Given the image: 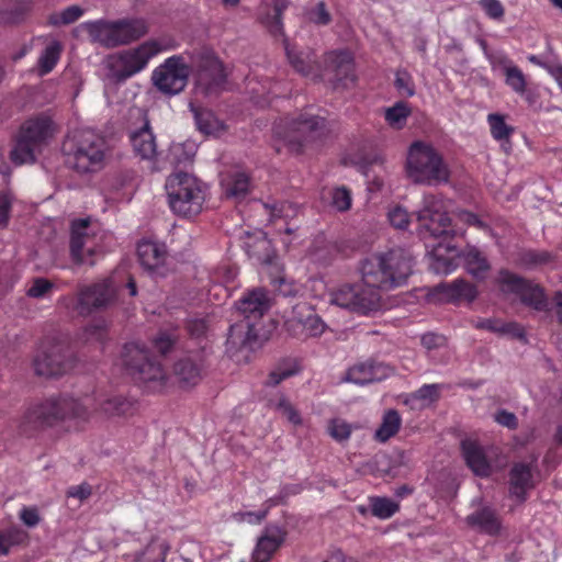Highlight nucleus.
<instances>
[{
	"instance_id": "nucleus-1",
	"label": "nucleus",
	"mask_w": 562,
	"mask_h": 562,
	"mask_svg": "<svg viewBox=\"0 0 562 562\" xmlns=\"http://www.w3.org/2000/svg\"><path fill=\"white\" fill-rule=\"evenodd\" d=\"M195 71V88L204 93L221 90L227 78L222 61L210 49L183 52L166 58L151 72L153 86L164 94L182 92L191 74Z\"/></svg>"
},
{
	"instance_id": "nucleus-2",
	"label": "nucleus",
	"mask_w": 562,
	"mask_h": 562,
	"mask_svg": "<svg viewBox=\"0 0 562 562\" xmlns=\"http://www.w3.org/2000/svg\"><path fill=\"white\" fill-rule=\"evenodd\" d=\"M448 202L435 195H425L417 211L418 233L429 249L430 268L442 274L451 273L459 265L461 254L450 241L436 245L430 238H447L452 232L447 215Z\"/></svg>"
},
{
	"instance_id": "nucleus-3",
	"label": "nucleus",
	"mask_w": 562,
	"mask_h": 562,
	"mask_svg": "<svg viewBox=\"0 0 562 562\" xmlns=\"http://www.w3.org/2000/svg\"><path fill=\"white\" fill-rule=\"evenodd\" d=\"M176 47L172 38L162 36L112 53L103 61L106 77L114 82L125 81L144 71L154 57Z\"/></svg>"
},
{
	"instance_id": "nucleus-4",
	"label": "nucleus",
	"mask_w": 562,
	"mask_h": 562,
	"mask_svg": "<svg viewBox=\"0 0 562 562\" xmlns=\"http://www.w3.org/2000/svg\"><path fill=\"white\" fill-rule=\"evenodd\" d=\"M413 258L403 249H392L367 257L360 266L364 284L376 291L391 290L406 282L412 273Z\"/></svg>"
},
{
	"instance_id": "nucleus-5",
	"label": "nucleus",
	"mask_w": 562,
	"mask_h": 562,
	"mask_svg": "<svg viewBox=\"0 0 562 562\" xmlns=\"http://www.w3.org/2000/svg\"><path fill=\"white\" fill-rule=\"evenodd\" d=\"M75 32L92 44L115 48L137 41L148 32L145 20L139 18L98 19L79 24Z\"/></svg>"
},
{
	"instance_id": "nucleus-6",
	"label": "nucleus",
	"mask_w": 562,
	"mask_h": 562,
	"mask_svg": "<svg viewBox=\"0 0 562 562\" xmlns=\"http://www.w3.org/2000/svg\"><path fill=\"white\" fill-rule=\"evenodd\" d=\"M327 132V124L323 117L304 112L290 122L277 125L274 146L278 151L284 148L290 153L301 154L323 139Z\"/></svg>"
},
{
	"instance_id": "nucleus-7",
	"label": "nucleus",
	"mask_w": 562,
	"mask_h": 562,
	"mask_svg": "<svg viewBox=\"0 0 562 562\" xmlns=\"http://www.w3.org/2000/svg\"><path fill=\"white\" fill-rule=\"evenodd\" d=\"M405 173L414 183L437 184L449 179V169L440 153L423 140L413 142L406 154Z\"/></svg>"
},
{
	"instance_id": "nucleus-8",
	"label": "nucleus",
	"mask_w": 562,
	"mask_h": 562,
	"mask_svg": "<svg viewBox=\"0 0 562 562\" xmlns=\"http://www.w3.org/2000/svg\"><path fill=\"white\" fill-rule=\"evenodd\" d=\"M61 150L78 172H93L102 167L104 146L102 139L89 130H78L65 138Z\"/></svg>"
},
{
	"instance_id": "nucleus-9",
	"label": "nucleus",
	"mask_w": 562,
	"mask_h": 562,
	"mask_svg": "<svg viewBox=\"0 0 562 562\" xmlns=\"http://www.w3.org/2000/svg\"><path fill=\"white\" fill-rule=\"evenodd\" d=\"M166 191L171 210L181 216L201 212L205 201V188L189 173H173L166 181Z\"/></svg>"
},
{
	"instance_id": "nucleus-10",
	"label": "nucleus",
	"mask_w": 562,
	"mask_h": 562,
	"mask_svg": "<svg viewBox=\"0 0 562 562\" xmlns=\"http://www.w3.org/2000/svg\"><path fill=\"white\" fill-rule=\"evenodd\" d=\"M126 364L134 382L146 393H161L169 386V376L161 364L136 344L125 348Z\"/></svg>"
},
{
	"instance_id": "nucleus-11",
	"label": "nucleus",
	"mask_w": 562,
	"mask_h": 562,
	"mask_svg": "<svg viewBox=\"0 0 562 562\" xmlns=\"http://www.w3.org/2000/svg\"><path fill=\"white\" fill-rule=\"evenodd\" d=\"M328 296L330 304L360 315H370L383 308L380 292L364 284L362 278L360 283H345L330 289Z\"/></svg>"
},
{
	"instance_id": "nucleus-12",
	"label": "nucleus",
	"mask_w": 562,
	"mask_h": 562,
	"mask_svg": "<svg viewBox=\"0 0 562 562\" xmlns=\"http://www.w3.org/2000/svg\"><path fill=\"white\" fill-rule=\"evenodd\" d=\"M270 306V300L267 293L257 289L248 292L238 303V311L245 316V319L234 324L231 327L227 348L228 350L245 347L256 338V333L250 324V318H259Z\"/></svg>"
},
{
	"instance_id": "nucleus-13",
	"label": "nucleus",
	"mask_w": 562,
	"mask_h": 562,
	"mask_svg": "<svg viewBox=\"0 0 562 562\" xmlns=\"http://www.w3.org/2000/svg\"><path fill=\"white\" fill-rule=\"evenodd\" d=\"M497 284L505 295H510L514 300H518L537 311L548 310L549 303L540 285L526 281L506 270L499 272Z\"/></svg>"
},
{
	"instance_id": "nucleus-14",
	"label": "nucleus",
	"mask_w": 562,
	"mask_h": 562,
	"mask_svg": "<svg viewBox=\"0 0 562 562\" xmlns=\"http://www.w3.org/2000/svg\"><path fill=\"white\" fill-rule=\"evenodd\" d=\"M104 235L88 220L72 223L70 250L72 258L80 263L93 265V256L101 252Z\"/></svg>"
},
{
	"instance_id": "nucleus-15",
	"label": "nucleus",
	"mask_w": 562,
	"mask_h": 562,
	"mask_svg": "<svg viewBox=\"0 0 562 562\" xmlns=\"http://www.w3.org/2000/svg\"><path fill=\"white\" fill-rule=\"evenodd\" d=\"M88 415L86 407L72 397L49 398L29 409L27 419L34 423L52 424L67 417L83 419Z\"/></svg>"
},
{
	"instance_id": "nucleus-16",
	"label": "nucleus",
	"mask_w": 562,
	"mask_h": 562,
	"mask_svg": "<svg viewBox=\"0 0 562 562\" xmlns=\"http://www.w3.org/2000/svg\"><path fill=\"white\" fill-rule=\"evenodd\" d=\"M54 132L53 122L46 116L29 120L21 128L15 157L21 149H25L23 160L31 159L48 143Z\"/></svg>"
},
{
	"instance_id": "nucleus-17",
	"label": "nucleus",
	"mask_w": 562,
	"mask_h": 562,
	"mask_svg": "<svg viewBox=\"0 0 562 562\" xmlns=\"http://www.w3.org/2000/svg\"><path fill=\"white\" fill-rule=\"evenodd\" d=\"M475 286L463 280H456L451 283H442L428 290L427 300L430 303H448L460 301H472L476 297Z\"/></svg>"
},
{
	"instance_id": "nucleus-18",
	"label": "nucleus",
	"mask_w": 562,
	"mask_h": 562,
	"mask_svg": "<svg viewBox=\"0 0 562 562\" xmlns=\"http://www.w3.org/2000/svg\"><path fill=\"white\" fill-rule=\"evenodd\" d=\"M286 531L278 525L267 526L258 538L252 558L256 562H269L271 557L283 544Z\"/></svg>"
},
{
	"instance_id": "nucleus-19",
	"label": "nucleus",
	"mask_w": 562,
	"mask_h": 562,
	"mask_svg": "<svg viewBox=\"0 0 562 562\" xmlns=\"http://www.w3.org/2000/svg\"><path fill=\"white\" fill-rule=\"evenodd\" d=\"M392 370L383 363L371 361L361 362L351 367L344 378V381L358 385L378 382L386 379Z\"/></svg>"
},
{
	"instance_id": "nucleus-20",
	"label": "nucleus",
	"mask_w": 562,
	"mask_h": 562,
	"mask_svg": "<svg viewBox=\"0 0 562 562\" xmlns=\"http://www.w3.org/2000/svg\"><path fill=\"white\" fill-rule=\"evenodd\" d=\"M461 449L467 465L475 475L488 476L493 472V465L488 460L486 450L475 440H463Z\"/></svg>"
},
{
	"instance_id": "nucleus-21",
	"label": "nucleus",
	"mask_w": 562,
	"mask_h": 562,
	"mask_svg": "<svg viewBox=\"0 0 562 562\" xmlns=\"http://www.w3.org/2000/svg\"><path fill=\"white\" fill-rule=\"evenodd\" d=\"M116 289L112 280L82 290L79 303L85 307H99L108 304L115 295Z\"/></svg>"
},
{
	"instance_id": "nucleus-22",
	"label": "nucleus",
	"mask_w": 562,
	"mask_h": 562,
	"mask_svg": "<svg viewBox=\"0 0 562 562\" xmlns=\"http://www.w3.org/2000/svg\"><path fill=\"white\" fill-rule=\"evenodd\" d=\"M137 255L140 265L147 270H157L167 258L165 245L155 240H142L137 247Z\"/></svg>"
},
{
	"instance_id": "nucleus-23",
	"label": "nucleus",
	"mask_w": 562,
	"mask_h": 562,
	"mask_svg": "<svg viewBox=\"0 0 562 562\" xmlns=\"http://www.w3.org/2000/svg\"><path fill=\"white\" fill-rule=\"evenodd\" d=\"M286 5L285 0H265L260 7V20L273 36L282 35L280 15Z\"/></svg>"
},
{
	"instance_id": "nucleus-24",
	"label": "nucleus",
	"mask_w": 562,
	"mask_h": 562,
	"mask_svg": "<svg viewBox=\"0 0 562 562\" xmlns=\"http://www.w3.org/2000/svg\"><path fill=\"white\" fill-rule=\"evenodd\" d=\"M329 68L334 72L335 79L344 86L353 82V63L349 52H337L327 55Z\"/></svg>"
},
{
	"instance_id": "nucleus-25",
	"label": "nucleus",
	"mask_w": 562,
	"mask_h": 562,
	"mask_svg": "<svg viewBox=\"0 0 562 562\" xmlns=\"http://www.w3.org/2000/svg\"><path fill=\"white\" fill-rule=\"evenodd\" d=\"M441 393V385L425 384L416 392L405 396L404 404L413 411H423L438 402Z\"/></svg>"
},
{
	"instance_id": "nucleus-26",
	"label": "nucleus",
	"mask_w": 562,
	"mask_h": 562,
	"mask_svg": "<svg viewBox=\"0 0 562 562\" xmlns=\"http://www.w3.org/2000/svg\"><path fill=\"white\" fill-rule=\"evenodd\" d=\"M467 522L471 527L488 533L491 536H496L502 530V524L495 512L488 507L479 509L467 517Z\"/></svg>"
},
{
	"instance_id": "nucleus-27",
	"label": "nucleus",
	"mask_w": 562,
	"mask_h": 562,
	"mask_svg": "<svg viewBox=\"0 0 562 562\" xmlns=\"http://www.w3.org/2000/svg\"><path fill=\"white\" fill-rule=\"evenodd\" d=\"M34 367L40 375H58L66 371L65 357L57 349L42 352L35 358Z\"/></svg>"
},
{
	"instance_id": "nucleus-28",
	"label": "nucleus",
	"mask_w": 562,
	"mask_h": 562,
	"mask_svg": "<svg viewBox=\"0 0 562 562\" xmlns=\"http://www.w3.org/2000/svg\"><path fill=\"white\" fill-rule=\"evenodd\" d=\"M222 188L227 198L240 200L246 196L250 190L248 176L240 170H235L223 177Z\"/></svg>"
},
{
	"instance_id": "nucleus-29",
	"label": "nucleus",
	"mask_w": 562,
	"mask_h": 562,
	"mask_svg": "<svg viewBox=\"0 0 562 562\" xmlns=\"http://www.w3.org/2000/svg\"><path fill=\"white\" fill-rule=\"evenodd\" d=\"M190 110L194 115L196 126L200 132L207 136H220L225 131V125L220 121L211 111L200 109L193 103L190 104Z\"/></svg>"
},
{
	"instance_id": "nucleus-30",
	"label": "nucleus",
	"mask_w": 562,
	"mask_h": 562,
	"mask_svg": "<svg viewBox=\"0 0 562 562\" xmlns=\"http://www.w3.org/2000/svg\"><path fill=\"white\" fill-rule=\"evenodd\" d=\"M531 472L529 467L516 464L510 472L509 493L518 501H524L526 492L531 488Z\"/></svg>"
},
{
	"instance_id": "nucleus-31",
	"label": "nucleus",
	"mask_w": 562,
	"mask_h": 562,
	"mask_svg": "<svg viewBox=\"0 0 562 562\" xmlns=\"http://www.w3.org/2000/svg\"><path fill=\"white\" fill-rule=\"evenodd\" d=\"M175 373L183 389L192 387L202 380L201 366L189 359L179 361L175 368Z\"/></svg>"
},
{
	"instance_id": "nucleus-32",
	"label": "nucleus",
	"mask_w": 562,
	"mask_h": 562,
	"mask_svg": "<svg viewBox=\"0 0 562 562\" xmlns=\"http://www.w3.org/2000/svg\"><path fill=\"white\" fill-rule=\"evenodd\" d=\"M132 145L143 159H153L156 156L155 137L147 126L132 135Z\"/></svg>"
},
{
	"instance_id": "nucleus-33",
	"label": "nucleus",
	"mask_w": 562,
	"mask_h": 562,
	"mask_svg": "<svg viewBox=\"0 0 562 562\" xmlns=\"http://www.w3.org/2000/svg\"><path fill=\"white\" fill-rule=\"evenodd\" d=\"M412 114L408 103L400 101L384 110V120L394 130H402Z\"/></svg>"
},
{
	"instance_id": "nucleus-34",
	"label": "nucleus",
	"mask_w": 562,
	"mask_h": 562,
	"mask_svg": "<svg viewBox=\"0 0 562 562\" xmlns=\"http://www.w3.org/2000/svg\"><path fill=\"white\" fill-rule=\"evenodd\" d=\"M402 425V418L400 414L394 409L385 412L382 418L380 427L375 431L376 440L385 442L391 437L397 434Z\"/></svg>"
},
{
	"instance_id": "nucleus-35",
	"label": "nucleus",
	"mask_w": 562,
	"mask_h": 562,
	"mask_svg": "<svg viewBox=\"0 0 562 562\" xmlns=\"http://www.w3.org/2000/svg\"><path fill=\"white\" fill-rule=\"evenodd\" d=\"M63 47L57 41L50 42L38 57V72L46 75L50 72L60 58Z\"/></svg>"
},
{
	"instance_id": "nucleus-36",
	"label": "nucleus",
	"mask_w": 562,
	"mask_h": 562,
	"mask_svg": "<svg viewBox=\"0 0 562 562\" xmlns=\"http://www.w3.org/2000/svg\"><path fill=\"white\" fill-rule=\"evenodd\" d=\"M464 265L470 274L475 278H484L490 269L486 259L475 248H468L463 254Z\"/></svg>"
},
{
	"instance_id": "nucleus-37",
	"label": "nucleus",
	"mask_w": 562,
	"mask_h": 562,
	"mask_svg": "<svg viewBox=\"0 0 562 562\" xmlns=\"http://www.w3.org/2000/svg\"><path fill=\"white\" fill-rule=\"evenodd\" d=\"M195 151L194 142L173 143L169 148L167 159L175 165L186 164L192 160Z\"/></svg>"
},
{
	"instance_id": "nucleus-38",
	"label": "nucleus",
	"mask_w": 562,
	"mask_h": 562,
	"mask_svg": "<svg viewBox=\"0 0 562 562\" xmlns=\"http://www.w3.org/2000/svg\"><path fill=\"white\" fill-rule=\"evenodd\" d=\"M247 251L249 256L257 258L259 261L272 265L274 260V252L271 248L270 241L267 239L262 232L258 233L256 245L247 244Z\"/></svg>"
},
{
	"instance_id": "nucleus-39",
	"label": "nucleus",
	"mask_w": 562,
	"mask_h": 562,
	"mask_svg": "<svg viewBox=\"0 0 562 562\" xmlns=\"http://www.w3.org/2000/svg\"><path fill=\"white\" fill-rule=\"evenodd\" d=\"M284 44L288 58L293 67L299 72L308 76L315 64L314 55L311 53L294 52V49L290 48L286 41H284Z\"/></svg>"
},
{
	"instance_id": "nucleus-40",
	"label": "nucleus",
	"mask_w": 562,
	"mask_h": 562,
	"mask_svg": "<svg viewBox=\"0 0 562 562\" xmlns=\"http://www.w3.org/2000/svg\"><path fill=\"white\" fill-rule=\"evenodd\" d=\"M370 506L372 514L380 519H387L400 509L398 503L386 497L370 498Z\"/></svg>"
},
{
	"instance_id": "nucleus-41",
	"label": "nucleus",
	"mask_w": 562,
	"mask_h": 562,
	"mask_svg": "<svg viewBox=\"0 0 562 562\" xmlns=\"http://www.w3.org/2000/svg\"><path fill=\"white\" fill-rule=\"evenodd\" d=\"M85 14V9L79 5H70L48 16L49 24L54 26L67 25L76 22Z\"/></svg>"
},
{
	"instance_id": "nucleus-42",
	"label": "nucleus",
	"mask_w": 562,
	"mask_h": 562,
	"mask_svg": "<svg viewBox=\"0 0 562 562\" xmlns=\"http://www.w3.org/2000/svg\"><path fill=\"white\" fill-rule=\"evenodd\" d=\"M132 408V402L122 396L110 397L101 405L102 412L109 416H124L130 414Z\"/></svg>"
},
{
	"instance_id": "nucleus-43",
	"label": "nucleus",
	"mask_w": 562,
	"mask_h": 562,
	"mask_svg": "<svg viewBox=\"0 0 562 562\" xmlns=\"http://www.w3.org/2000/svg\"><path fill=\"white\" fill-rule=\"evenodd\" d=\"M390 225L395 229H406L411 224V214L402 205H391L386 213Z\"/></svg>"
},
{
	"instance_id": "nucleus-44",
	"label": "nucleus",
	"mask_w": 562,
	"mask_h": 562,
	"mask_svg": "<svg viewBox=\"0 0 562 562\" xmlns=\"http://www.w3.org/2000/svg\"><path fill=\"white\" fill-rule=\"evenodd\" d=\"M24 533L18 527L0 530V555H7L11 548L22 542Z\"/></svg>"
},
{
	"instance_id": "nucleus-45",
	"label": "nucleus",
	"mask_w": 562,
	"mask_h": 562,
	"mask_svg": "<svg viewBox=\"0 0 562 562\" xmlns=\"http://www.w3.org/2000/svg\"><path fill=\"white\" fill-rule=\"evenodd\" d=\"M352 429V425L341 418H333L327 426L328 434L336 441L348 440Z\"/></svg>"
},
{
	"instance_id": "nucleus-46",
	"label": "nucleus",
	"mask_w": 562,
	"mask_h": 562,
	"mask_svg": "<svg viewBox=\"0 0 562 562\" xmlns=\"http://www.w3.org/2000/svg\"><path fill=\"white\" fill-rule=\"evenodd\" d=\"M487 122L490 124L491 134L495 139H508L513 130L505 123L504 116L499 114H490Z\"/></svg>"
},
{
	"instance_id": "nucleus-47",
	"label": "nucleus",
	"mask_w": 562,
	"mask_h": 562,
	"mask_svg": "<svg viewBox=\"0 0 562 562\" xmlns=\"http://www.w3.org/2000/svg\"><path fill=\"white\" fill-rule=\"evenodd\" d=\"M274 409L286 418L293 425H301L302 418L300 413L293 407L288 398L281 396L273 403Z\"/></svg>"
},
{
	"instance_id": "nucleus-48",
	"label": "nucleus",
	"mask_w": 562,
	"mask_h": 562,
	"mask_svg": "<svg viewBox=\"0 0 562 562\" xmlns=\"http://www.w3.org/2000/svg\"><path fill=\"white\" fill-rule=\"evenodd\" d=\"M331 206L339 211H348L351 206L352 198L351 192L345 187H337L331 190Z\"/></svg>"
},
{
	"instance_id": "nucleus-49",
	"label": "nucleus",
	"mask_w": 562,
	"mask_h": 562,
	"mask_svg": "<svg viewBox=\"0 0 562 562\" xmlns=\"http://www.w3.org/2000/svg\"><path fill=\"white\" fill-rule=\"evenodd\" d=\"M55 284L47 279H34L27 289V295L34 299H44L52 294Z\"/></svg>"
},
{
	"instance_id": "nucleus-50",
	"label": "nucleus",
	"mask_w": 562,
	"mask_h": 562,
	"mask_svg": "<svg viewBox=\"0 0 562 562\" xmlns=\"http://www.w3.org/2000/svg\"><path fill=\"white\" fill-rule=\"evenodd\" d=\"M302 329L306 336L317 337L325 331L326 324L318 315L310 313L302 322Z\"/></svg>"
},
{
	"instance_id": "nucleus-51",
	"label": "nucleus",
	"mask_w": 562,
	"mask_h": 562,
	"mask_svg": "<svg viewBox=\"0 0 562 562\" xmlns=\"http://www.w3.org/2000/svg\"><path fill=\"white\" fill-rule=\"evenodd\" d=\"M271 283L276 291L283 296H294L301 291V288L293 280L285 278L284 276H277L271 280Z\"/></svg>"
},
{
	"instance_id": "nucleus-52",
	"label": "nucleus",
	"mask_w": 562,
	"mask_h": 562,
	"mask_svg": "<svg viewBox=\"0 0 562 562\" xmlns=\"http://www.w3.org/2000/svg\"><path fill=\"white\" fill-rule=\"evenodd\" d=\"M505 77L506 85L509 86L515 92L521 94L526 91V77L517 66L510 68L509 71L505 74Z\"/></svg>"
},
{
	"instance_id": "nucleus-53",
	"label": "nucleus",
	"mask_w": 562,
	"mask_h": 562,
	"mask_svg": "<svg viewBox=\"0 0 562 562\" xmlns=\"http://www.w3.org/2000/svg\"><path fill=\"white\" fill-rule=\"evenodd\" d=\"M263 207L270 215V221L276 222L278 220H288L296 214V209L290 203H282L279 205H267Z\"/></svg>"
},
{
	"instance_id": "nucleus-54",
	"label": "nucleus",
	"mask_w": 562,
	"mask_h": 562,
	"mask_svg": "<svg viewBox=\"0 0 562 562\" xmlns=\"http://www.w3.org/2000/svg\"><path fill=\"white\" fill-rule=\"evenodd\" d=\"M488 60L491 63L493 70H499L504 75L515 66L513 60L509 59L508 56L502 52L491 54L488 56Z\"/></svg>"
},
{
	"instance_id": "nucleus-55",
	"label": "nucleus",
	"mask_w": 562,
	"mask_h": 562,
	"mask_svg": "<svg viewBox=\"0 0 562 562\" xmlns=\"http://www.w3.org/2000/svg\"><path fill=\"white\" fill-rule=\"evenodd\" d=\"M267 516V509L260 510H245L238 512L234 514V519L237 522H247V524H259Z\"/></svg>"
},
{
	"instance_id": "nucleus-56",
	"label": "nucleus",
	"mask_w": 562,
	"mask_h": 562,
	"mask_svg": "<svg viewBox=\"0 0 562 562\" xmlns=\"http://www.w3.org/2000/svg\"><path fill=\"white\" fill-rule=\"evenodd\" d=\"M480 5L491 19L497 20L504 15V8L498 0H481Z\"/></svg>"
},
{
	"instance_id": "nucleus-57",
	"label": "nucleus",
	"mask_w": 562,
	"mask_h": 562,
	"mask_svg": "<svg viewBox=\"0 0 562 562\" xmlns=\"http://www.w3.org/2000/svg\"><path fill=\"white\" fill-rule=\"evenodd\" d=\"M308 20L321 25L327 24L330 21V15L323 2L317 3L316 7L308 12Z\"/></svg>"
},
{
	"instance_id": "nucleus-58",
	"label": "nucleus",
	"mask_w": 562,
	"mask_h": 562,
	"mask_svg": "<svg viewBox=\"0 0 562 562\" xmlns=\"http://www.w3.org/2000/svg\"><path fill=\"white\" fill-rule=\"evenodd\" d=\"M12 201L13 198L9 192L0 194V226L8 224Z\"/></svg>"
},
{
	"instance_id": "nucleus-59",
	"label": "nucleus",
	"mask_w": 562,
	"mask_h": 562,
	"mask_svg": "<svg viewBox=\"0 0 562 562\" xmlns=\"http://www.w3.org/2000/svg\"><path fill=\"white\" fill-rule=\"evenodd\" d=\"M175 336L172 334L161 331L156 336L154 346L159 352L165 353L171 348Z\"/></svg>"
},
{
	"instance_id": "nucleus-60",
	"label": "nucleus",
	"mask_w": 562,
	"mask_h": 562,
	"mask_svg": "<svg viewBox=\"0 0 562 562\" xmlns=\"http://www.w3.org/2000/svg\"><path fill=\"white\" fill-rule=\"evenodd\" d=\"M20 518L27 527H34L40 522V516L35 508H23Z\"/></svg>"
},
{
	"instance_id": "nucleus-61",
	"label": "nucleus",
	"mask_w": 562,
	"mask_h": 562,
	"mask_svg": "<svg viewBox=\"0 0 562 562\" xmlns=\"http://www.w3.org/2000/svg\"><path fill=\"white\" fill-rule=\"evenodd\" d=\"M216 274H217L216 278L218 281L229 283L235 280V278L238 274V270H237V268L232 267V266H223V267L218 268Z\"/></svg>"
},
{
	"instance_id": "nucleus-62",
	"label": "nucleus",
	"mask_w": 562,
	"mask_h": 562,
	"mask_svg": "<svg viewBox=\"0 0 562 562\" xmlns=\"http://www.w3.org/2000/svg\"><path fill=\"white\" fill-rule=\"evenodd\" d=\"M395 86L401 93H404L409 97L414 94V89L411 83V79L406 75L397 74Z\"/></svg>"
},
{
	"instance_id": "nucleus-63",
	"label": "nucleus",
	"mask_w": 562,
	"mask_h": 562,
	"mask_svg": "<svg viewBox=\"0 0 562 562\" xmlns=\"http://www.w3.org/2000/svg\"><path fill=\"white\" fill-rule=\"evenodd\" d=\"M475 326L477 328H484V329L496 331V333H508L509 331L507 325H504V324H502V323H499L497 321H494V319L481 321Z\"/></svg>"
},
{
	"instance_id": "nucleus-64",
	"label": "nucleus",
	"mask_w": 562,
	"mask_h": 562,
	"mask_svg": "<svg viewBox=\"0 0 562 562\" xmlns=\"http://www.w3.org/2000/svg\"><path fill=\"white\" fill-rule=\"evenodd\" d=\"M206 329L207 326L204 319L193 318L188 323V330L191 336L200 337L206 331Z\"/></svg>"
}]
</instances>
